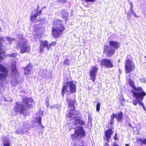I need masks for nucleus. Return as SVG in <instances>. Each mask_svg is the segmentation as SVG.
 <instances>
[{
    "mask_svg": "<svg viewBox=\"0 0 146 146\" xmlns=\"http://www.w3.org/2000/svg\"><path fill=\"white\" fill-rule=\"evenodd\" d=\"M80 113L79 111H71L68 113L67 117L70 118V120H74L73 128L75 129V133L71 135L73 139H80L85 136V131L82 126L85 125V122L80 120L77 116Z\"/></svg>",
    "mask_w": 146,
    "mask_h": 146,
    "instance_id": "nucleus-1",
    "label": "nucleus"
},
{
    "mask_svg": "<svg viewBox=\"0 0 146 146\" xmlns=\"http://www.w3.org/2000/svg\"><path fill=\"white\" fill-rule=\"evenodd\" d=\"M35 104V102L32 99L24 98L23 99L22 104L16 103L14 111L16 113L24 115L25 111H27V109L32 108L33 105Z\"/></svg>",
    "mask_w": 146,
    "mask_h": 146,
    "instance_id": "nucleus-2",
    "label": "nucleus"
},
{
    "mask_svg": "<svg viewBox=\"0 0 146 146\" xmlns=\"http://www.w3.org/2000/svg\"><path fill=\"white\" fill-rule=\"evenodd\" d=\"M17 42L16 44L19 45V48L21 54L27 52L30 49V46L28 45L27 40L24 38L22 35L16 38Z\"/></svg>",
    "mask_w": 146,
    "mask_h": 146,
    "instance_id": "nucleus-3",
    "label": "nucleus"
},
{
    "mask_svg": "<svg viewBox=\"0 0 146 146\" xmlns=\"http://www.w3.org/2000/svg\"><path fill=\"white\" fill-rule=\"evenodd\" d=\"M76 85L73 81L68 82L66 83L63 86L62 91L63 96L64 94L67 92L71 93H75L76 92Z\"/></svg>",
    "mask_w": 146,
    "mask_h": 146,
    "instance_id": "nucleus-4",
    "label": "nucleus"
},
{
    "mask_svg": "<svg viewBox=\"0 0 146 146\" xmlns=\"http://www.w3.org/2000/svg\"><path fill=\"white\" fill-rule=\"evenodd\" d=\"M11 75L12 76V77L14 78L11 81V85L12 86H15L19 82L18 81L19 79L18 78L19 76V74L17 72L15 63H14L11 65Z\"/></svg>",
    "mask_w": 146,
    "mask_h": 146,
    "instance_id": "nucleus-5",
    "label": "nucleus"
},
{
    "mask_svg": "<svg viewBox=\"0 0 146 146\" xmlns=\"http://www.w3.org/2000/svg\"><path fill=\"white\" fill-rule=\"evenodd\" d=\"M133 94L134 97L137 100L138 103L140 105L142 106L143 110H145V108L144 107L143 103L141 102L146 95L144 91H143L139 89L138 90L134 92Z\"/></svg>",
    "mask_w": 146,
    "mask_h": 146,
    "instance_id": "nucleus-6",
    "label": "nucleus"
},
{
    "mask_svg": "<svg viewBox=\"0 0 146 146\" xmlns=\"http://www.w3.org/2000/svg\"><path fill=\"white\" fill-rule=\"evenodd\" d=\"M130 56L129 55L127 56L125 63V70L127 73L131 72L134 67V64L130 60L128 59Z\"/></svg>",
    "mask_w": 146,
    "mask_h": 146,
    "instance_id": "nucleus-7",
    "label": "nucleus"
},
{
    "mask_svg": "<svg viewBox=\"0 0 146 146\" xmlns=\"http://www.w3.org/2000/svg\"><path fill=\"white\" fill-rule=\"evenodd\" d=\"M28 125V124L26 123H24L21 122L19 125H18L17 130L15 131V133L17 134H20L23 133L25 132H27Z\"/></svg>",
    "mask_w": 146,
    "mask_h": 146,
    "instance_id": "nucleus-8",
    "label": "nucleus"
},
{
    "mask_svg": "<svg viewBox=\"0 0 146 146\" xmlns=\"http://www.w3.org/2000/svg\"><path fill=\"white\" fill-rule=\"evenodd\" d=\"M99 70L98 68L96 66H92L90 70V79L94 82L96 79V75Z\"/></svg>",
    "mask_w": 146,
    "mask_h": 146,
    "instance_id": "nucleus-9",
    "label": "nucleus"
},
{
    "mask_svg": "<svg viewBox=\"0 0 146 146\" xmlns=\"http://www.w3.org/2000/svg\"><path fill=\"white\" fill-rule=\"evenodd\" d=\"M100 65L101 66H104L109 68H111L113 67V65L110 60L108 59L102 60L101 61Z\"/></svg>",
    "mask_w": 146,
    "mask_h": 146,
    "instance_id": "nucleus-10",
    "label": "nucleus"
},
{
    "mask_svg": "<svg viewBox=\"0 0 146 146\" xmlns=\"http://www.w3.org/2000/svg\"><path fill=\"white\" fill-rule=\"evenodd\" d=\"M53 24L55 26L54 28L61 29V30L65 29L64 25H63L62 21L60 20L55 19L54 21Z\"/></svg>",
    "mask_w": 146,
    "mask_h": 146,
    "instance_id": "nucleus-11",
    "label": "nucleus"
},
{
    "mask_svg": "<svg viewBox=\"0 0 146 146\" xmlns=\"http://www.w3.org/2000/svg\"><path fill=\"white\" fill-rule=\"evenodd\" d=\"M39 8V6L38 5L37 10L33 11L32 13L31 16V20H33L35 19L38 16L40 15L42 13L41 10H38Z\"/></svg>",
    "mask_w": 146,
    "mask_h": 146,
    "instance_id": "nucleus-12",
    "label": "nucleus"
},
{
    "mask_svg": "<svg viewBox=\"0 0 146 146\" xmlns=\"http://www.w3.org/2000/svg\"><path fill=\"white\" fill-rule=\"evenodd\" d=\"M61 29L53 27L52 32V35L54 38H57L61 35L62 32L64 30H62Z\"/></svg>",
    "mask_w": 146,
    "mask_h": 146,
    "instance_id": "nucleus-13",
    "label": "nucleus"
},
{
    "mask_svg": "<svg viewBox=\"0 0 146 146\" xmlns=\"http://www.w3.org/2000/svg\"><path fill=\"white\" fill-rule=\"evenodd\" d=\"M47 48L48 50H49L48 41L46 40L41 41L39 47L40 52L43 51L44 48Z\"/></svg>",
    "mask_w": 146,
    "mask_h": 146,
    "instance_id": "nucleus-14",
    "label": "nucleus"
},
{
    "mask_svg": "<svg viewBox=\"0 0 146 146\" xmlns=\"http://www.w3.org/2000/svg\"><path fill=\"white\" fill-rule=\"evenodd\" d=\"M104 51L108 56H112L115 53V50L110 49L107 45L104 46Z\"/></svg>",
    "mask_w": 146,
    "mask_h": 146,
    "instance_id": "nucleus-15",
    "label": "nucleus"
},
{
    "mask_svg": "<svg viewBox=\"0 0 146 146\" xmlns=\"http://www.w3.org/2000/svg\"><path fill=\"white\" fill-rule=\"evenodd\" d=\"M129 83L130 86L133 88L134 90H131L132 92L133 93V96L134 97V92H135L138 90L139 89L143 91V90L141 87L136 88L135 86L134 82L131 80L130 79L129 80Z\"/></svg>",
    "mask_w": 146,
    "mask_h": 146,
    "instance_id": "nucleus-16",
    "label": "nucleus"
},
{
    "mask_svg": "<svg viewBox=\"0 0 146 146\" xmlns=\"http://www.w3.org/2000/svg\"><path fill=\"white\" fill-rule=\"evenodd\" d=\"M113 133L112 130L110 129H107L105 131V135L106 137V139L107 143L109 142V139L111 138V136Z\"/></svg>",
    "mask_w": 146,
    "mask_h": 146,
    "instance_id": "nucleus-17",
    "label": "nucleus"
},
{
    "mask_svg": "<svg viewBox=\"0 0 146 146\" xmlns=\"http://www.w3.org/2000/svg\"><path fill=\"white\" fill-rule=\"evenodd\" d=\"M109 44L110 47L114 48L115 49H118L119 47L120 44L116 41H110Z\"/></svg>",
    "mask_w": 146,
    "mask_h": 146,
    "instance_id": "nucleus-18",
    "label": "nucleus"
},
{
    "mask_svg": "<svg viewBox=\"0 0 146 146\" xmlns=\"http://www.w3.org/2000/svg\"><path fill=\"white\" fill-rule=\"evenodd\" d=\"M36 24L38 25L37 26L35 27V31L36 33H37L38 32L39 33L41 32L42 30L44 29L43 27H41L42 24L40 23L36 24Z\"/></svg>",
    "mask_w": 146,
    "mask_h": 146,
    "instance_id": "nucleus-19",
    "label": "nucleus"
},
{
    "mask_svg": "<svg viewBox=\"0 0 146 146\" xmlns=\"http://www.w3.org/2000/svg\"><path fill=\"white\" fill-rule=\"evenodd\" d=\"M31 68L29 66H28L25 68L24 74L27 77H29V75L31 74Z\"/></svg>",
    "mask_w": 146,
    "mask_h": 146,
    "instance_id": "nucleus-20",
    "label": "nucleus"
},
{
    "mask_svg": "<svg viewBox=\"0 0 146 146\" xmlns=\"http://www.w3.org/2000/svg\"><path fill=\"white\" fill-rule=\"evenodd\" d=\"M137 142L142 145H145L146 144V139H137Z\"/></svg>",
    "mask_w": 146,
    "mask_h": 146,
    "instance_id": "nucleus-21",
    "label": "nucleus"
},
{
    "mask_svg": "<svg viewBox=\"0 0 146 146\" xmlns=\"http://www.w3.org/2000/svg\"><path fill=\"white\" fill-rule=\"evenodd\" d=\"M4 39L8 41L9 44H11L13 41L15 40V39L11 37L6 36L5 37Z\"/></svg>",
    "mask_w": 146,
    "mask_h": 146,
    "instance_id": "nucleus-22",
    "label": "nucleus"
},
{
    "mask_svg": "<svg viewBox=\"0 0 146 146\" xmlns=\"http://www.w3.org/2000/svg\"><path fill=\"white\" fill-rule=\"evenodd\" d=\"M117 117V114H115L114 113H113L111 115V118L110 119V124L111 125H112L113 123V119Z\"/></svg>",
    "mask_w": 146,
    "mask_h": 146,
    "instance_id": "nucleus-23",
    "label": "nucleus"
},
{
    "mask_svg": "<svg viewBox=\"0 0 146 146\" xmlns=\"http://www.w3.org/2000/svg\"><path fill=\"white\" fill-rule=\"evenodd\" d=\"M36 123L38 124V125L40 127H42L43 128L44 127L41 124V118L40 117L36 118ZM37 125L38 126V125Z\"/></svg>",
    "mask_w": 146,
    "mask_h": 146,
    "instance_id": "nucleus-24",
    "label": "nucleus"
},
{
    "mask_svg": "<svg viewBox=\"0 0 146 146\" xmlns=\"http://www.w3.org/2000/svg\"><path fill=\"white\" fill-rule=\"evenodd\" d=\"M122 113L120 112L117 114V117L116 118L118 121H120L122 119Z\"/></svg>",
    "mask_w": 146,
    "mask_h": 146,
    "instance_id": "nucleus-25",
    "label": "nucleus"
},
{
    "mask_svg": "<svg viewBox=\"0 0 146 146\" xmlns=\"http://www.w3.org/2000/svg\"><path fill=\"white\" fill-rule=\"evenodd\" d=\"M63 13H62V17L63 18H65L66 21L68 19V13L66 11H63Z\"/></svg>",
    "mask_w": 146,
    "mask_h": 146,
    "instance_id": "nucleus-26",
    "label": "nucleus"
},
{
    "mask_svg": "<svg viewBox=\"0 0 146 146\" xmlns=\"http://www.w3.org/2000/svg\"><path fill=\"white\" fill-rule=\"evenodd\" d=\"M74 101L73 100H70L69 101L68 104L70 106H72L73 108H74Z\"/></svg>",
    "mask_w": 146,
    "mask_h": 146,
    "instance_id": "nucleus-27",
    "label": "nucleus"
},
{
    "mask_svg": "<svg viewBox=\"0 0 146 146\" xmlns=\"http://www.w3.org/2000/svg\"><path fill=\"white\" fill-rule=\"evenodd\" d=\"M56 42H53L52 43L49 44H48L49 49L51 46H54L56 45Z\"/></svg>",
    "mask_w": 146,
    "mask_h": 146,
    "instance_id": "nucleus-28",
    "label": "nucleus"
},
{
    "mask_svg": "<svg viewBox=\"0 0 146 146\" xmlns=\"http://www.w3.org/2000/svg\"><path fill=\"white\" fill-rule=\"evenodd\" d=\"M10 143L8 141H5L3 143V146H10Z\"/></svg>",
    "mask_w": 146,
    "mask_h": 146,
    "instance_id": "nucleus-29",
    "label": "nucleus"
},
{
    "mask_svg": "<svg viewBox=\"0 0 146 146\" xmlns=\"http://www.w3.org/2000/svg\"><path fill=\"white\" fill-rule=\"evenodd\" d=\"M100 103H97L96 106V110L97 111H99L100 110Z\"/></svg>",
    "mask_w": 146,
    "mask_h": 146,
    "instance_id": "nucleus-30",
    "label": "nucleus"
},
{
    "mask_svg": "<svg viewBox=\"0 0 146 146\" xmlns=\"http://www.w3.org/2000/svg\"><path fill=\"white\" fill-rule=\"evenodd\" d=\"M17 54L16 53H12L11 54H9L7 55L10 57H14L16 56Z\"/></svg>",
    "mask_w": 146,
    "mask_h": 146,
    "instance_id": "nucleus-31",
    "label": "nucleus"
},
{
    "mask_svg": "<svg viewBox=\"0 0 146 146\" xmlns=\"http://www.w3.org/2000/svg\"><path fill=\"white\" fill-rule=\"evenodd\" d=\"M129 13H130V14H131L132 15H133L134 17H137V15H136L135 14V13L134 12L133 10V9H130Z\"/></svg>",
    "mask_w": 146,
    "mask_h": 146,
    "instance_id": "nucleus-32",
    "label": "nucleus"
},
{
    "mask_svg": "<svg viewBox=\"0 0 146 146\" xmlns=\"http://www.w3.org/2000/svg\"><path fill=\"white\" fill-rule=\"evenodd\" d=\"M69 62V60L68 59H66V60H65L63 62V64L65 65H67Z\"/></svg>",
    "mask_w": 146,
    "mask_h": 146,
    "instance_id": "nucleus-33",
    "label": "nucleus"
},
{
    "mask_svg": "<svg viewBox=\"0 0 146 146\" xmlns=\"http://www.w3.org/2000/svg\"><path fill=\"white\" fill-rule=\"evenodd\" d=\"M135 100H133L132 102V103L134 104V106L136 105L137 104L138 101L137 100L134 98Z\"/></svg>",
    "mask_w": 146,
    "mask_h": 146,
    "instance_id": "nucleus-34",
    "label": "nucleus"
},
{
    "mask_svg": "<svg viewBox=\"0 0 146 146\" xmlns=\"http://www.w3.org/2000/svg\"><path fill=\"white\" fill-rule=\"evenodd\" d=\"M45 103L47 106V107L49 106V99L48 98H47L46 100Z\"/></svg>",
    "mask_w": 146,
    "mask_h": 146,
    "instance_id": "nucleus-35",
    "label": "nucleus"
},
{
    "mask_svg": "<svg viewBox=\"0 0 146 146\" xmlns=\"http://www.w3.org/2000/svg\"><path fill=\"white\" fill-rule=\"evenodd\" d=\"M129 4L130 6V9H133V5L132 2L130 1H129Z\"/></svg>",
    "mask_w": 146,
    "mask_h": 146,
    "instance_id": "nucleus-36",
    "label": "nucleus"
},
{
    "mask_svg": "<svg viewBox=\"0 0 146 146\" xmlns=\"http://www.w3.org/2000/svg\"><path fill=\"white\" fill-rule=\"evenodd\" d=\"M88 122H91L92 120V117L90 115H89L88 117Z\"/></svg>",
    "mask_w": 146,
    "mask_h": 146,
    "instance_id": "nucleus-37",
    "label": "nucleus"
},
{
    "mask_svg": "<svg viewBox=\"0 0 146 146\" xmlns=\"http://www.w3.org/2000/svg\"><path fill=\"white\" fill-rule=\"evenodd\" d=\"M59 1L62 3H66L68 1V0H58Z\"/></svg>",
    "mask_w": 146,
    "mask_h": 146,
    "instance_id": "nucleus-38",
    "label": "nucleus"
},
{
    "mask_svg": "<svg viewBox=\"0 0 146 146\" xmlns=\"http://www.w3.org/2000/svg\"><path fill=\"white\" fill-rule=\"evenodd\" d=\"M50 108L52 109H53L54 108H57V105H52L50 106Z\"/></svg>",
    "mask_w": 146,
    "mask_h": 146,
    "instance_id": "nucleus-39",
    "label": "nucleus"
},
{
    "mask_svg": "<svg viewBox=\"0 0 146 146\" xmlns=\"http://www.w3.org/2000/svg\"><path fill=\"white\" fill-rule=\"evenodd\" d=\"M36 36H38L39 38H40L41 36V35H40L39 33L36 34Z\"/></svg>",
    "mask_w": 146,
    "mask_h": 146,
    "instance_id": "nucleus-40",
    "label": "nucleus"
},
{
    "mask_svg": "<svg viewBox=\"0 0 146 146\" xmlns=\"http://www.w3.org/2000/svg\"><path fill=\"white\" fill-rule=\"evenodd\" d=\"M116 135H117V133H115V136L114 137V138L116 140L117 139L116 137Z\"/></svg>",
    "mask_w": 146,
    "mask_h": 146,
    "instance_id": "nucleus-41",
    "label": "nucleus"
},
{
    "mask_svg": "<svg viewBox=\"0 0 146 146\" xmlns=\"http://www.w3.org/2000/svg\"><path fill=\"white\" fill-rule=\"evenodd\" d=\"M104 146H109V145L107 143H105Z\"/></svg>",
    "mask_w": 146,
    "mask_h": 146,
    "instance_id": "nucleus-42",
    "label": "nucleus"
},
{
    "mask_svg": "<svg viewBox=\"0 0 146 146\" xmlns=\"http://www.w3.org/2000/svg\"><path fill=\"white\" fill-rule=\"evenodd\" d=\"M114 146H119L117 144H114Z\"/></svg>",
    "mask_w": 146,
    "mask_h": 146,
    "instance_id": "nucleus-43",
    "label": "nucleus"
},
{
    "mask_svg": "<svg viewBox=\"0 0 146 146\" xmlns=\"http://www.w3.org/2000/svg\"><path fill=\"white\" fill-rule=\"evenodd\" d=\"M46 7V6H44L43 7H42V8H41V9H44V8H45Z\"/></svg>",
    "mask_w": 146,
    "mask_h": 146,
    "instance_id": "nucleus-44",
    "label": "nucleus"
},
{
    "mask_svg": "<svg viewBox=\"0 0 146 146\" xmlns=\"http://www.w3.org/2000/svg\"><path fill=\"white\" fill-rule=\"evenodd\" d=\"M125 146H129V145L128 144H125Z\"/></svg>",
    "mask_w": 146,
    "mask_h": 146,
    "instance_id": "nucleus-45",
    "label": "nucleus"
},
{
    "mask_svg": "<svg viewBox=\"0 0 146 146\" xmlns=\"http://www.w3.org/2000/svg\"><path fill=\"white\" fill-rule=\"evenodd\" d=\"M144 58H146V56H145Z\"/></svg>",
    "mask_w": 146,
    "mask_h": 146,
    "instance_id": "nucleus-46",
    "label": "nucleus"
},
{
    "mask_svg": "<svg viewBox=\"0 0 146 146\" xmlns=\"http://www.w3.org/2000/svg\"><path fill=\"white\" fill-rule=\"evenodd\" d=\"M1 124L0 123V127H1Z\"/></svg>",
    "mask_w": 146,
    "mask_h": 146,
    "instance_id": "nucleus-47",
    "label": "nucleus"
},
{
    "mask_svg": "<svg viewBox=\"0 0 146 146\" xmlns=\"http://www.w3.org/2000/svg\"><path fill=\"white\" fill-rule=\"evenodd\" d=\"M129 126H131V125H130V124H129Z\"/></svg>",
    "mask_w": 146,
    "mask_h": 146,
    "instance_id": "nucleus-48",
    "label": "nucleus"
},
{
    "mask_svg": "<svg viewBox=\"0 0 146 146\" xmlns=\"http://www.w3.org/2000/svg\"><path fill=\"white\" fill-rule=\"evenodd\" d=\"M86 7H88V6H86Z\"/></svg>",
    "mask_w": 146,
    "mask_h": 146,
    "instance_id": "nucleus-49",
    "label": "nucleus"
},
{
    "mask_svg": "<svg viewBox=\"0 0 146 146\" xmlns=\"http://www.w3.org/2000/svg\"><path fill=\"white\" fill-rule=\"evenodd\" d=\"M17 127L18 128V126H17Z\"/></svg>",
    "mask_w": 146,
    "mask_h": 146,
    "instance_id": "nucleus-50",
    "label": "nucleus"
}]
</instances>
